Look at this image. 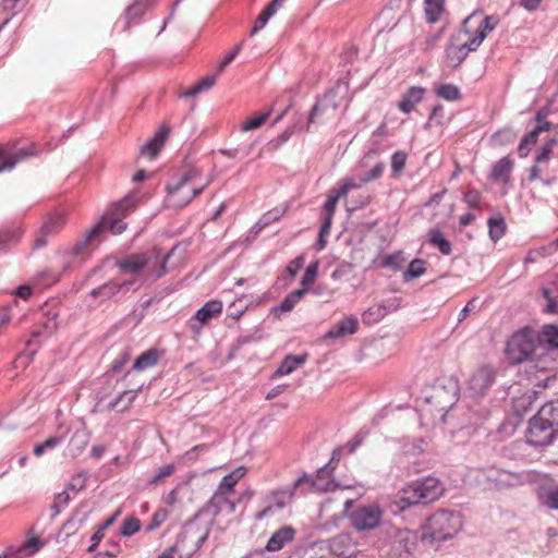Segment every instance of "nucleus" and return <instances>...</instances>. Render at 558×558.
<instances>
[{
    "instance_id": "nucleus-15",
    "label": "nucleus",
    "mask_w": 558,
    "mask_h": 558,
    "mask_svg": "<svg viewBox=\"0 0 558 558\" xmlns=\"http://www.w3.org/2000/svg\"><path fill=\"white\" fill-rule=\"evenodd\" d=\"M63 226V217L59 214L50 216L40 228L34 245L40 248L47 244L48 238L56 234Z\"/></svg>"
},
{
    "instance_id": "nucleus-48",
    "label": "nucleus",
    "mask_w": 558,
    "mask_h": 558,
    "mask_svg": "<svg viewBox=\"0 0 558 558\" xmlns=\"http://www.w3.org/2000/svg\"><path fill=\"white\" fill-rule=\"evenodd\" d=\"M318 266H319V262L314 260L306 267L305 274L301 280L300 289H307V291L310 290V287L315 282L316 278H317Z\"/></svg>"
},
{
    "instance_id": "nucleus-2",
    "label": "nucleus",
    "mask_w": 558,
    "mask_h": 558,
    "mask_svg": "<svg viewBox=\"0 0 558 558\" xmlns=\"http://www.w3.org/2000/svg\"><path fill=\"white\" fill-rule=\"evenodd\" d=\"M558 434V400L544 404L530 418L526 441L534 447L550 445Z\"/></svg>"
},
{
    "instance_id": "nucleus-17",
    "label": "nucleus",
    "mask_w": 558,
    "mask_h": 558,
    "mask_svg": "<svg viewBox=\"0 0 558 558\" xmlns=\"http://www.w3.org/2000/svg\"><path fill=\"white\" fill-rule=\"evenodd\" d=\"M337 108L338 104L336 101V95L332 92L327 93L313 107L308 118V124L315 123L317 118L322 116H329L335 113Z\"/></svg>"
},
{
    "instance_id": "nucleus-11",
    "label": "nucleus",
    "mask_w": 558,
    "mask_h": 558,
    "mask_svg": "<svg viewBox=\"0 0 558 558\" xmlns=\"http://www.w3.org/2000/svg\"><path fill=\"white\" fill-rule=\"evenodd\" d=\"M486 480L497 489H508L522 486L530 480V474L527 472L517 473L492 468L486 472Z\"/></svg>"
},
{
    "instance_id": "nucleus-57",
    "label": "nucleus",
    "mask_w": 558,
    "mask_h": 558,
    "mask_svg": "<svg viewBox=\"0 0 558 558\" xmlns=\"http://www.w3.org/2000/svg\"><path fill=\"white\" fill-rule=\"evenodd\" d=\"M70 494L68 489H65L64 492H61L56 496L52 509L58 514L61 511V509L65 508L70 504Z\"/></svg>"
},
{
    "instance_id": "nucleus-4",
    "label": "nucleus",
    "mask_w": 558,
    "mask_h": 558,
    "mask_svg": "<svg viewBox=\"0 0 558 558\" xmlns=\"http://www.w3.org/2000/svg\"><path fill=\"white\" fill-rule=\"evenodd\" d=\"M444 493V487L440 481L436 477H425L420 481H414L402 488L395 504L398 509L404 511L405 509L418 505L427 504L437 500Z\"/></svg>"
},
{
    "instance_id": "nucleus-47",
    "label": "nucleus",
    "mask_w": 558,
    "mask_h": 558,
    "mask_svg": "<svg viewBox=\"0 0 558 558\" xmlns=\"http://www.w3.org/2000/svg\"><path fill=\"white\" fill-rule=\"evenodd\" d=\"M437 96L442 99L454 101L461 98L459 88L453 84H444L436 89Z\"/></svg>"
},
{
    "instance_id": "nucleus-20",
    "label": "nucleus",
    "mask_w": 558,
    "mask_h": 558,
    "mask_svg": "<svg viewBox=\"0 0 558 558\" xmlns=\"http://www.w3.org/2000/svg\"><path fill=\"white\" fill-rule=\"evenodd\" d=\"M295 531L291 526H283L275 532L267 542L266 549L268 551H278L288 543L292 542Z\"/></svg>"
},
{
    "instance_id": "nucleus-9",
    "label": "nucleus",
    "mask_w": 558,
    "mask_h": 558,
    "mask_svg": "<svg viewBox=\"0 0 558 558\" xmlns=\"http://www.w3.org/2000/svg\"><path fill=\"white\" fill-rule=\"evenodd\" d=\"M535 341L530 331L514 333L507 343L506 353L509 361L520 364L531 357L535 350Z\"/></svg>"
},
{
    "instance_id": "nucleus-31",
    "label": "nucleus",
    "mask_w": 558,
    "mask_h": 558,
    "mask_svg": "<svg viewBox=\"0 0 558 558\" xmlns=\"http://www.w3.org/2000/svg\"><path fill=\"white\" fill-rule=\"evenodd\" d=\"M549 122H542L537 124L530 133H527L521 141L519 146V153L521 155H526L529 151V145H533L536 142V138L539 133L548 131L550 128Z\"/></svg>"
},
{
    "instance_id": "nucleus-1",
    "label": "nucleus",
    "mask_w": 558,
    "mask_h": 558,
    "mask_svg": "<svg viewBox=\"0 0 558 558\" xmlns=\"http://www.w3.org/2000/svg\"><path fill=\"white\" fill-rule=\"evenodd\" d=\"M172 247L163 257L158 248H153L145 253L129 255L128 257L117 262V267L121 272L131 274L132 276H141L143 272L146 278L156 281L167 272V262L174 253Z\"/></svg>"
},
{
    "instance_id": "nucleus-63",
    "label": "nucleus",
    "mask_w": 558,
    "mask_h": 558,
    "mask_svg": "<svg viewBox=\"0 0 558 558\" xmlns=\"http://www.w3.org/2000/svg\"><path fill=\"white\" fill-rule=\"evenodd\" d=\"M304 265V256L300 255L291 260L287 266V271L290 276L294 277Z\"/></svg>"
},
{
    "instance_id": "nucleus-33",
    "label": "nucleus",
    "mask_w": 558,
    "mask_h": 558,
    "mask_svg": "<svg viewBox=\"0 0 558 558\" xmlns=\"http://www.w3.org/2000/svg\"><path fill=\"white\" fill-rule=\"evenodd\" d=\"M307 355H288L284 357V360L279 365L278 369L276 371L275 375H289L291 374L299 365H302L305 363Z\"/></svg>"
},
{
    "instance_id": "nucleus-30",
    "label": "nucleus",
    "mask_w": 558,
    "mask_h": 558,
    "mask_svg": "<svg viewBox=\"0 0 558 558\" xmlns=\"http://www.w3.org/2000/svg\"><path fill=\"white\" fill-rule=\"evenodd\" d=\"M340 197L341 196H338V193L333 189L330 191L328 198L323 206V215H324L323 223H325V229L331 228L336 207H337V204H338V201Z\"/></svg>"
},
{
    "instance_id": "nucleus-29",
    "label": "nucleus",
    "mask_w": 558,
    "mask_h": 558,
    "mask_svg": "<svg viewBox=\"0 0 558 558\" xmlns=\"http://www.w3.org/2000/svg\"><path fill=\"white\" fill-rule=\"evenodd\" d=\"M148 8V0H134L124 12V29L130 27L132 21L141 17Z\"/></svg>"
},
{
    "instance_id": "nucleus-42",
    "label": "nucleus",
    "mask_w": 558,
    "mask_h": 558,
    "mask_svg": "<svg viewBox=\"0 0 558 558\" xmlns=\"http://www.w3.org/2000/svg\"><path fill=\"white\" fill-rule=\"evenodd\" d=\"M217 73L216 74H213V75H208L204 78H202L197 84H195L193 87H191L190 89L185 90L183 93V96L184 97H193L202 92H205L207 89H209L210 87H213L216 83V78H217Z\"/></svg>"
},
{
    "instance_id": "nucleus-35",
    "label": "nucleus",
    "mask_w": 558,
    "mask_h": 558,
    "mask_svg": "<svg viewBox=\"0 0 558 558\" xmlns=\"http://www.w3.org/2000/svg\"><path fill=\"white\" fill-rule=\"evenodd\" d=\"M136 204L137 198L133 195H129L123 199L114 203L111 206L110 210L113 213L114 216L125 217L134 210Z\"/></svg>"
},
{
    "instance_id": "nucleus-61",
    "label": "nucleus",
    "mask_w": 558,
    "mask_h": 558,
    "mask_svg": "<svg viewBox=\"0 0 558 558\" xmlns=\"http://www.w3.org/2000/svg\"><path fill=\"white\" fill-rule=\"evenodd\" d=\"M173 471H174V465L173 464H167V465L161 466L156 472V474L151 477L150 484H157L162 478L171 475L173 473Z\"/></svg>"
},
{
    "instance_id": "nucleus-25",
    "label": "nucleus",
    "mask_w": 558,
    "mask_h": 558,
    "mask_svg": "<svg viewBox=\"0 0 558 558\" xmlns=\"http://www.w3.org/2000/svg\"><path fill=\"white\" fill-rule=\"evenodd\" d=\"M26 5V0H0V29L7 25L12 16L21 12Z\"/></svg>"
},
{
    "instance_id": "nucleus-37",
    "label": "nucleus",
    "mask_w": 558,
    "mask_h": 558,
    "mask_svg": "<svg viewBox=\"0 0 558 558\" xmlns=\"http://www.w3.org/2000/svg\"><path fill=\"white\" fill-rule=\"evenodd\" d=\"M429 243L437 247L441 254L450 255L451 254V244L448 240L445 239L444 233L439 229H430L428 232Z\"/></svg>"
},
{
    "instance_id": "nucleus-5",
    "label": "nucleus",
    "mask_w": 558,
    "mask_h": 558,
    "mask_svg": "<svg viewBox=\"0 0 558 558\" xmlns=\"http://www.w3.org/2000/svg\"><path fill=\"white\" fill-rule=\"evenodd\" d=\"M461 517L450 510H440L432 514L423 526L422 542L436 546L452 538L461 529Z\"/></svg>"
},
{
    "instance_id": "nucleus-7",
    "label": "nucleus",
    "mask_w": 558,
    "mask_h": 558,
    "mask_svg": "<svg viewBox=\"0 0 558 558\" xmlns=\"http://www.w3.org/2000/svg\"><path fill=\"white\" fill-rule=\"evenodd\" d=\"M458 400V387L456 384L449 386H435L429 397L426 398V407L423 408L425 414H430L440 422L445 421V416L450 408Z\"/></svg>"
},
{
    "instance_id": "nucleus-64",
    "label": "nucleus",
    "mask_w": 558,
    "mask_h": 558,
    "mask_svg": "<svg viewBox=\"0 0 558 558\" xmlns=\"http://www.w3.org/2000/svg\"><path fill=\"white\" fill-rule=\"evenodd\" d=\"M64 440V437L62 435H53L49 436L46 440L41 442L45 451L52 450L56 447H58L62 441Z\"/></svg>"
},
{
    "instance_id": "nucleus-46",
    "label": "nucleus",
    "mask_w": 558,
    "mask_h": 558,
    "mask_svg": "<svg viewBox=\"0 0 558 558\" xmlns=\"http://www.w3.org/2000/svg\"><path fill=\"white\" fill-rule=\"evenodd\" d=\"M489 238L496 242L501 239L506 231V222L504 218H490L488 220Z\"/></svg>"
},
{
    "instance_id": "nucleus-49",
    "label": "nucleus",
    "mask_w": 558,
    "mask_h": 558,
    "mask_svg": "<svg viewBox=\"0 0 558 558\" xmlns=\"http://www.w3.org/2000/svg\"><path fill=\"white\" fill-rule=\"evenodd\" d=\"M141 529V521L135 517H129L126 518L120 530V534L124 537H130L134 535L136 532H138Z\"/></svg>"
},
{
    "instance_id": "nucleus-27",
    "label": "nucleus",
    "mask_w": 558,
    "mask_h": 558,
    "mask_svg": "<svg viewBox=\"0 0 558 558\" xmlns=\"http://www.w3.org/2000/svg\"><path fill=\"white\" fill-rule=\"evenodd\" d=\"M231 495L232 493L217 488L211 498L206 504V512L210 513L213 517H217L219 513L225 511V505L228 504Z\"/></svg>"
},
{
    "instance_id": "nucleus-13",
    "label": "nucleus",
    "mask_w": 558,
    "mask_h": 558,
    "mask_svg": "<svg viewBox=\"0 0 558 558\" xmlns=\"http://www.w3.org/2000/svg\"><path fill=\"white\" fill-rule=\"evenodd\" d=\"M392 549L398 554H411L417 545V534L411 530H395Z\"/></svg>"
},
{
    "instance_id": "nucleus-12",
    "label": "nucleus",
    "mask_w": 558,
    "mask_h": 558,
    "mask_svg": "<svg viewBox=\"0 0 558 558\" xmlns=\"http://www.w3.org/2000/svg\"><path fill=\"white\" fill-rule=\"evenodd\" d=\"M494 378V371L488 366H482L471 375L468 381V390L473 396H482L490 387Z\"/></svg>"
},
{
    "instance_id": "nucleus-45",
    "label": "nucleus",
    "mask_w": 558,
    "mask_h": 558,
    "mask_svg": "<svg viewBox=\"0 0 558 558\" xmlns=\"http://www.w3.org/2000/svg\"><path fill=\"white\" fill-rule=\"evenodd\" d=\"M425 262L423 259H413L408 269L403 274V278L405 281H411L421 277L425 272Z\"/></svg>"
},
{
    "instance_id": "nucleus-40",
    "label": "nucleus",
    "mask_w": 558,
    "mask_h": 558,
    "mask_svg": "<svg viewBox=\"0 0 558 558\" xmlns=\"http://www.w3.org/2000/svg\"><path fill=\"white\" fill-rule=\"evenodd\" d=\"M445 0H425V14L428 23H435L439 20L444 11Z\"/></svg>"
},
{
    "instance_id": "nucleus-23",
    "label": "nucleus",
    "mask_w": 558,
    "mask_h": 558,
    "mask_svg": "<svg viewBox=\"0 0 558 558\" xmlns=\"http://www.w3.org/2000/svg\"><path fill=\"white\" fill-rule=\"evenodd\" d=\"M425 89L420 86L411 87L400 100L398 107L404 113H410L423 100Z\"/></svg>"
},
{
    "instance_id": "nucleus-39",
    "label": "nucleus",
    "mask_w": 558,
    "mask_h": 558,
    "mask_svg": "<svg viewBox=\"0 0 558 558\" xmlns=\"http://www.w3.org/2000/svg\"><path fill=\"white\" fill-rule=\"evenodd\" d=\"M307 293V289H298L289 293L284 300L278 306V310L288 313L291 312L295 305L304 298Z\"/></svg>"
},
{
    "instance_id": "nucleus-22",
    "label": "nucleus",
    "mask_w": 558,
    "mask_h": 558,
    "mask_svg": "<svg viewBox=\"0 0 558 558\" xmlns=\"http://www.w3.org/2000/svg\"><path fill=\"white\" fill-rule=\"evenodd\" d=\"M35 154L32 147L20 148L15 153L7 156H2L0 153V172L11 171L19 162L26 160Z\"/></svg>"
},
{
    "instance_id": "nucleus-38",
    "label": "nucleus",
    "mask_w": 558,
    "mask_h": 558,
    "mask_svg": "<svg viewBox=\"0 0 558 558\" xmlns=\"http://www.w3.org/2000/svg\"><path fill=\"white\" fill-rule=\"evenodd\" d=\"M518 132L512 128H504L493 134L490 141L494 146H506L515 141Z\"/></svg>"
},
{
    "instance_id": "nucleus-14",
    "label": "nucleus",
    "mask_w": 558,
    "mask_h": 558,
    "mask_svg": "<svg viewBox=\"0 0 558 558\" xmlns=\"http://www.w3.org/2000/svg\"><path fill=\"white\" fill-rule=\"evenodd\" d=\"M102 229H109L113 234H121L125 229L126 225L122 221V217L114 216L110 210L102 217L99 225L95 226L86 235L85 243L90 241L97 235Z\"/></svg>"
},
{
    "instance_id": "nucleus-62",
    "label": "nucleus",
    "mask_w": 558,
    "mask_h": 558,
    "mask_svg": "<svg viewBox=\"0 0 558 558\" xmlns=\"http://www.w3.org/2000/svg\"><path fill=\"white\" fill-rule=\"evenodd\" d=\"M239 51H240V46H235V47H234V48H233V49H232V50H231V51H230V52H229V53H228V54H227V56H226V57L220 61V63H219V65H218V68H217V70H216L217 74H220V73L225 70V68H226L227 65H229V64L233 61V59H234V58H235V56L239 53Z\"/></svg>"
},
{
    "instance_id": "nucleus-54",
    "label": "nucleus",
    "mask_w": 558,
    "mask_h": 558,
    "mask_svg": "<svg viewBox=\"0 0 558 558\" xmlns=\"http://www.w3.org/2000/svg\"><path fill=\"white\" fill-rule=\"evenodd\" d=\"M269 112L248 118L241 126L242 131L247 132L259 128L268 118Z\"/></svg>"
},
{
    "instance_id": "nucleus-56",
    "label": "nucleus",
    "mask_w": 558,
    "mask_h": 558,
    "mask_svg": "<svg viewBox=\"0 0 558 558\" xmlns=\"http://www.w3.org/2000/svg\"><path fill=\"white\" fill-rule=\"evenodd\" d=\"M275 13L276 12L267 5L265 10L258 15L255 26L253 27L251 34H255L259 29H262Z\"/></svg>"
},
{
    "instance_id": "nucleus-58",
    "label": "nucleus",
    "mask_w": 558,
    "mask_h": 558,
    "mask_svg": "<svg viewBox=\"0 0 558 558\" xmlns=\"http://www.w3.org/2000/svg\"><path fill=\"white\" fill-rule=\"evenodd\" d=\"M86 475L84 473H77L72 476L71 481L66 485L68 490L80 492L85 487L86 484Z\"/></svg>"
},
{
    "instance_id": "nucleus-32",
    "label": "nucleus",
    "mask_w": 558,
    "mask_h": 558,
    "mask_svg": "<svg viewBox=\"0 0 558 558\" xmlns=\"http://www.w3.org/2000/svg\"><path fill=\"white\" fill-rule=\"evenodd\" d=\"M549 122H542L537 124L530 133H527L521 141L519 146V153L521 155H526L529 151V145H533L536 142V138L539 133L548 131L550 128Z\"/></svg>"
},
{
    "instance_id": "nucleus-21",
    "label": "nucleus",
    "mask_w": 558,
    "mask_h": 558,
    "mask_svg": "<svg viewBox=\"0 0 558 558\" xmlns=\"http://www.w3.org/2000/svg\"><path fill=\"white\" fill-rule=\"evenodd\" d=\"M359 320L354 316L345 317L338 322L332 328H330L325 335L326 338L335 339L341 338L349 335H353L357 331Z\"/></svg>"
},
{
    "instance_id": "nucleus-18",
    "label": "nucleus",
    "mask_w": 558,
    "mask_h": 558,
    "mask_svg": "<svg viewBox=\"0 0 558 558\" xmlns=\"http://www.w3.org/2000/svg\"><path fill=\"white\" fill-rule=\"evenodd\" d=\"M169 133L170 128L167 124L160 125V128L156 131L154 136L142 146L141 154L147 155L150 158L156 157L160 149L162 148Z\"/></svg>"
},
{
    "instance_id": "nucleus-19",
    "label": "nucleus",
    "mask_w": 558,
    "mask_h": 558,
    "mask_svg": "<svg viewBox=\"0 0 558 558\" xmlns=\"http://www.w3.org/2000/svg\"><path fill=\"white\" fill-rule=\"evenodd\" d=\"M329 558L332 556H350L352 539L349 534H339L331 539L326 541Z\"/></svg>"
},
{
    "instance_id": "nucleus-59",
    "label": "nucleus",
    "mask_w": 558,
    "mask_h": 558,
    "mask_svg": "<svg viewBox=\"0 0 558 558\" xmlns=\"http://www.w3.org/2000/svg\"><path fill=\"white\" fill-rule=\"evenodd\" d=\"M43 546V543L38 537L29 538L20 549V553H24L25 555H33L38 551Z\"/></svg>"
},
{
    "instance_id": "nucleus-3",
    "label": "nucleus",
    "mask_w": 558,
    "mask_h": 558,
    "mask_svg": "<svg viewBox=\"0 0 558 558\" xmlns=\"http://www.w3.org/2000/svg\"><path fill=\"white\" fill-rule=\"evenodd\" d=\"M208 184V180L202 181V174L197 168L184 170L175 182L169 183L166 186L167 206L172 208L186 206L194 197L201 194Z\"/></svg>"
},
{
    "instance_id": "nucleus-43",
    "label": "nucleus",
    "mask_w": 558,
    "mask_h": 558,
    "mask_svg": "<svg viewBox=\"0 0 558 558\" xmlns=\"http://www.w3.org/2000/svg\"><path fill=\"white\" fill-rule=\"evenodd\" d=\"M326 541L311 544L304 550L303 558H329Z\"/></svg>"
},
{
    "instance_id": "nucleus-41",
    "label": "nucleus",
    "mask_w": 558,
    "mask_h": 558,
    "mask_svg": "<svg viewBox=\"0 0 558 558\" xmlns=\"http://www.w3.org/2000/svg\"><path fill=\"white\" fill-rule=\"evenodd\" d=\"M158 362V353L156 350H148L141 354L134 362L133 368L136 371H144L156 365Z\"/></svg>"
},
{
    "instance_id": "nucleus-6",
    "label": "nucleus",
    "mask_w": 558,
    "mask_h": 558,
    "mask_svg": "<svg viewBox=\"0 0 558 558\" xmlns=\"http://www.w3.org/2000/svg\"><path fill=\"white\" fill-rule=\"evenodd\" d=\"M496 23L493 22V17L485 16L481 20L477 25L475 36L470 40L459 44H451L446 50V61L451 68L459 66L463 60L468 57L469 52L475 51L480 45L484 41L487 35L495 28Z\"/></svg>"
},
{
    "instance_id": "nucleus-60",
    "label": "nucleus",
    "mask_w": 558,
    "mask_h": 558,
    "mask_svg": "<svg viewBox=\"0 0 558 558\" xmlns=\"http://www.w3.org/2000/svg\"><path fill=\"white\" fill-rule=\"evenodd\" d=\"M464 202L472 208H480L482 196L476 190H470L464 194Z\"/></svg>"
},
{
    "instance_id": "nucleus-8",
    "label": "nucleus",
    "mask_w": 558,
    "mask_h": 558,
    "mask_svg": "<svg viewBox=\"0 0 558 558\" xmlns=\"http://www.w3.org/2000/svg\"><path fill=\"white\" fill-rule=\"evenodd\" d=\"M349 519L356 531H372L381 525L384 509L376 502L359 506L349 514Z\"/></svg>"
},
{
    "instance_id": "nucleus-52",
    "label": "nucleus",
    "mask_w": 558,
    "mask_h": 558,
    "mask_svg": "<svg viewBox=\"0 0 558 558\" xmlns=\"http://www.w3.org/2000/svg\"><path fill=\"white\" fill-rule=\"evenodd\" d=\"M408 155L404 151L398 150L391 157V168L393 174H400L404 169Z\"/></svg>"
},
{
    "instance_id": "nucleus-51",
    "label": "nucleus",
    "mask_w": 558,
    "mask_h": 558,
    "mask_svg": "<svg viewBox=\"0 0 558 558\" xmlns=\"http://www.w3.org/2000/svg\"><path fill=\"white\" fill-rule=\"evenodd\" d=\"M363 185L361 183V178L359 180L354 178H347L343 180L342 184L339 186V189H335L338 193V196H345L351 190L360 189Z\"/></svg>"
},
{
    "instance_id": "nucleus-36",
    "label": "nucleus",
    "mask_w": 558,
    "mask_h": 558,
    "mask_svg": "<svg viewBox=\"0 0 558 558\" xmlns=\"http://www.w3.org/2000/svg\"><path fill=\"white\" fill-rule=\"evenodd\" d=\"M538 342L549 349H558V327L545 326L538 335Z\"/></svg>"
},
{
    "instance_id": "nucleus-10",
    "label": "nucleus",
    "mask_w": 558,
    "mask_h": 558,
    "mask_svg": "<svg viewBox=\"0 0 558 558\" xmlns=\"http://www.w3.org/2000/svg\"><path fill=\"white\" fill-rule=\"evenodd\" d=\"M307 480V475L304 474L303 476L299 477L292 487L287 489H277L271 492L266 498H265V507L262 511L256 513L255 519L260 521L265 519L266 517L272 514L277 510H281L286 507L287 501L293 496L294 490L300 487L303 482Z\"/></svg>"
},
{
    "instance_id": "nucleus-26",
    "label": "nucleus",
    "mask_w": 558,
    "mask_h": 558,
    "mask_svg": "<svg viewBox=\"0 0 558 558\" xmlns=\"http://www.w3.org/2000/svg\"><path fill=\"white\" fill-rule=\"evenodd\" d=\"M222 312V303L218 300H211L205 303L195 314L194 319L199 324H206L211 318L219 316Z\"/></svg>"
},
{
    "instance_id": "nucleus-28",
    "label": "nucleus",
    "mask_w": 558,
    "mask_h": 558,
    "mask_svg": "<svg viewBox=\"0 0 558 558\" xmlns=\"http://www.w3.org/2000/svg\"><path fill=\"white\" fill-rule=\"evenodd\" d=\"M305 482H308L311 486H313L316 490L319 492L332 490L336 486L330 478V470L327 465L318 470L315 478L310 480L307 477V480H305L303 483Z\"/></svg>"
},
{
    "instance_id": "nucleus-50",
    "label": "nucleus",
    "mask_w": 558,
    "mask_h": 558,
    "mask_svg": "<svg viewBox=\"0 0 558 558\" xmlns=\"http://www.w3.org/2000/svg\"><path fill=\"white\" fill-rule=\"evenodd\" d=\"M407 263V258L403 252L399 251L393 254L387 255L384 259V265L392 268L393 270L402 269L403 265Z\"/></svg>"
},
{
    "instance_id": "nucleus-53",
    "label": "nucleus",
    "mask_w": 558,
    "mask_h": 558,
    "mask_svg": "<svg viewBox=\"0 0 558 558\" xmlns=\"http://www.w3.org/2000/svg\"><path fill=\"white\" fill-rule=\"evenodd\" d=\"M168 510L166 509H158L151 517V520L149 524L147 525L146 530L148 532L157 530L168 518Z\"/></svg>"
},
{
    "instance_id": "nucleus-44",
    "label": "nucleus",
    "mask_w": 558,
    "mask_h": 558,
    "mask_svg": "<svg viewBox=\"0 0 558 558\" xmlns=\"http://www.w3.org/2000/svg\"><path fill=\"white\" fill-rule=\"evenodd\" d=\"M119 291H121L118 280H110L109 282L94 289L90 294L94 298H97L98 295L104 296L106 300L114 296Z\"/></svg>"
},
{
    "instance_id": "nucleus-24",
    "label": "nucleus",
    "mask_w": 558,
    "mask_h": 558,
    "mask_svg": "<svg viewBox=\"0 0 558 558\" xmlns=\"http://www.w3.org/2000/svg\"><path fill=\"white\" fill-rule=\"evenodd\" d=\"M539 502L550 510H558V484L542 485L538 488Z\"/></svg>"
},
{
    "instance_id": "nucleus-55",
    "label": "nucleus",
    "mask_w": 558,
    "mask_h": 558,
    "mask_svg": "<svg viewBox=\"0 0 558 558\" xmlns=\"http://www.w3.org/2000/svg\"><path fill=\"white\" fill-rule=\"evenodd\" d=\"M384 170H385L384 163L383 162L377 163L367 173H365L364 175L360 177L361 178V183L366 184V183H369L372 181H375V180L379 179L383 175Z\"/></svg>"
},
{
    "instance_id": "nucleus-34",
    "label": "nucleus",
    "mask_w": 558,
    "mask_h": 558,
    "mask_svg": "<svg viewBox=\"0 0 558 558\" xmlns=\"http://www.w3.org/2000/svg\"><path fill=\"white\" fill-rule=\"evenodd\" d=\"M512 169V162L509 158H501L493 168L490 178L495 181L507 182Z\"/></svg>"
},
{
    "instance_id": "nucleus-16",
    "label": "nucleus",
    "mask_w": 558,
    "mask_h": 558,
    "mask_svg": "<svg viewBox=\"0 0 558 558\" xmlns=\"http://www.w3.org/2000/svg\"><path fill=\"white\" fill-rule=\"evenodd\" d=\"M90 439V434L87 429L81 428L75 430L64 450V456L71 459L78 457L87 447Z\"/></svg>"
}]
</instances>
